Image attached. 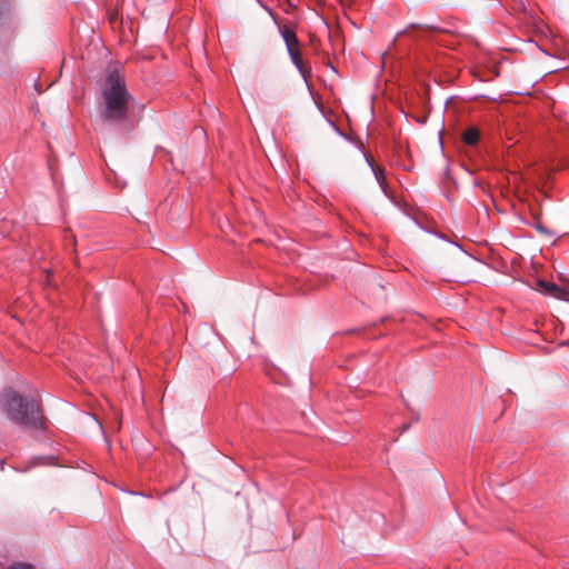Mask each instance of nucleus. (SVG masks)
Returning <instances> with one entry per match:
<instances>
[{"label": "nucleus", "mask_w": 569, "mask_h": 569, "mask_svg": "<svg viewBox=\"0 0 569 569\" xmlns=\"http://www.w3.org/2000/svg\"><path fill=\"white\" fill-rule=\"evenodd\" d=\"M56 465V458L53 456H36L29 460L27 466L21 471H28L37 466H51Z\"/></svg>", "instance_id": "nucleus-4"}, {"label": "nucleus", "mask_w": 569, "mask_h": 569, "mask_svg": "<svg viewBox=\"0 0 569 569\" xmlns=\"http://www.w3.org/2000/svg\"><path fill=\"white\" fill-rule=\"evenodd\" d=\"M479 138H480V133L478 131V129L476 128H469L467 129L463 134H462V140L468 146H475L478 143L479 141Z\"/></svg>", "instance_id": "nucleus-7"}, {"label": "nucleus", "mask_w": 569, "mask_h": 569, "mask_svg": "<svg viewBox=\"0 0 569 569\" xmlns=\"http://www.w3.org/2000/svg\"><path fill=\"white\" fill-rule=\"evenodd\" d=\"M131 94L124 74L118 69L108 71L101 87L100 114L110 124L124 123L128 119Z\"/></svg>", "instance_id": "nucleus-1"}, {"label": "nucleus", "mask_w": 569, "mask_h": 569, "mask_svg": "<svg viewBox=\"0 0 569 569\" xmlns=\"http://www.w3.org/2000/svg\"><path fill=\"white\" fill-rule=\"evenodd\" d=\"M368 163L370 164L371 169H372V172L378 181V183L380 184L381 189L385 190V180H386V172L382 168L380 167H376L373 166V163L371 161L368 160Z\"/></svg>", "instance_id": "nucleus-8"}, {"label": "nucleus", "mask_w": 569, "mask_h": 569, "mask_svg": "<svg viewBox=\"0 0 569 569\" xmlns=\"http://www.w3.org/2000/svg\"><path fill=\"white\" fill-rule=\"evenodd\" d=\"M537 287H538L539 291H541L543 295H547L550 297L563 299L566 296V290L563 288L557 286L553 282L538 280Z\"/></svg>", "instance_id": "nucleus-3"}, {"label": "nucleus", "mask_w": 569, "mask_h": 569, "mask_svg": "<svg viewBox=\"0 0 569 569\" xmlns=\"http://www.w3.org/2000/svg\"><path fill=\"white\" fill-rule=\"evenodd\" d=\"M9 569H33L29 563H14Z\"/></svg>", "instance_id": "nucleus-9"}, {"label": "nucleus", "mask_w": 569, "mask_h": 569, "mask_svg": "<svg viewBox=\"0 0 569 569\" xmlns=\"http://www.w3.org/2000/svg\"><path fill=\"white\" fill-rule=\"evenodd\" d=\"M280 32H281L283 41L286 42L287 49L292 48V47H299V41L296 36V32L291 28L283 27L280 30Z\"/></svg>", "instance_id": "nucleus-5"}, {"label": "nucleus", "mask_w": 569, "mask_h": 569, "mask_svg": "<svg viewBox=\"0 0 569 569\" xmlns=\"http://www.w3.org/2000/svg\"><path fill=\"white\" fill-rule=\"evenodd\" d=\"M0 469L3 470L4 469V460H0Z\"/></svg>", "instance_id": "nucleus-10"}, {"label": "nucleus", "mask_w": 569, "mask_h": 569, "mask_svg": "<svg viewBox=\"0 0 569 569\" xmlns=\"http://www.w3.org/2000/svg\"><path fill=\"white\" fill-rule=\"evenodd\" d=\"M0 408L13 422L23 427H44L46 425L39 402L32 398H23L11 388L1 392Z\"/></svg>", "instance_id": "nucleus-2"}, {"label": "nucleus", "mask_w": 569, "mask_h": 569, "mask_svg": "<svg viewBox=\"0 0 569 569\" xmlns=\"http://www.w3.org/2000/svg\"><path fill=\"white\" fill-rule=\"evenodd\" d=\"M288 53L291 58L292 63L297 67V69L301 72V74L306 78L307 72L303 68L302 60H301V53L299 50V47H292L288 48Z\"/></svg>", "instance_id": "nucleus-6"}]
</instances>
